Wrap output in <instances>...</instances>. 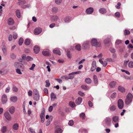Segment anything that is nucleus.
Returning <instances> with one entry per match:
<instances>
[{
	"instance_id": "4468645a",
	"label": "nucleus",
	"mask_w": 133,
	"mask_h": 133,
	"mask_svg": "<svg viewBox=\"0 0 133 133\" xmlns=\"http://www.w3.org/2000/svg\"><path fill=\"white\" fill-rule=\"evenodd\" d=\"M34 50L35 53L37 54L39 52L40 49L38 46L36 45L34 47Z\"/></svg>"
},
{
	"instance_id": "f3484780",
	"label": "nucleus",
	"mask_w": 133,
	"mask_h": 133,
	"mask_svg": "<svg viewBox=\"0 0 133 133\" xmlns=\"http://www.w3.org/2000/svg\"><path fill=\"white\" fill-rule=\"evenodd\" d=\"M9 111L11 114H14L15 111V107L14 106H11L10 107L9 109Z\"/></svg>"
},
{
	"instance_id": "58836bf2",
	"label": "nucleus",
	"mask_w": 133,
	"mask_h": 133,
	"mask_svg": "<svg viewBox=\"0 0 133 133\" xmlns=\"http://www.w3.org/2000/svg\"><path fill=\"white\" fill-rule=\"evenodd\" d=\"M16 12L17 17L18 18H20L21 15L19 10H17L16 11Z\"/></svg>"
},
{
	"instance_id": "4d7b16f0",
	"label": "nucleus",
	"mask_w": 133,
	"mask_h": 133,
	"mask_svg": "<svg viewBox=\"0 0 133 133\" xmlns=\"http://www.w3.org/2000/svg\"><path fill=\"white\" fill-rule=\"evenodd\" d=\"M19 69H16V72L17 73L19 74H22V73Z\"/></svg>"
},
{
	"instance_id": "a19ab883",
	"label": "nucleus",
	"mask_w": 133,
	"mask_h": 133,
	"mask_svg": "<svg viewBox=\"0 0 133 133\" xmlns=\"http://www.w3.org/2000/svg\"><path fill=\"white\" fill-rule=\"evenodd\" d=\"M128 66L130 68H133V62L131 61L129 62L128 63Z\"/></svg>"
},
{
	"instance_id": "4be33fe9",
	"label": "nucleus",
	"mask_w": 133,
	"mask_h": 133,
	"mask_svg": "<svg viewBox=\"0 0 133 133\" xmlns=\"http://www.w3.org/2000/svg\"><path fill=\"white\" fill-rule=\"evenodd\" d=\"M50 97L51 100L54 101L57 99L56 95H55L53 92H52L50 94Z\"/></svg>"
},
{
	"instance_id": "72a5a7b5",
	"label": "nucleus",
	"mask_w": 133,
	"mask_h": 133,
	"mask_svg": "<svg viewBox=\"0 0 133 133\" xmlns=\"http://www.w3.org/2000/svg\"><path fill=\"white\" fill-rule=\"evenodd\" d=\"M85 82L87 84H90L92 82V80L90 78H87L85 79Z\"/></svg>"
},
{
	"instance_id": "de8ad7c7",
	"label": "nucleus",
	"mask_w": 133,
	"mask_h": 133,
	"mask_svg": "<svg viewBox=\"0 0 133 133\" xmlns=\"http://www.w3.org/2000/svg\"><path fill=\"white\" fill-rule=\"evenodd\" d=\"M58 11V8L56 7H54L52 9V11L54 13L57 12Z\"/></svg>"
},
{
	"instance_id": "338daca9",
	"label": "nucleus",
	"mask_w": 133,
	"mask_h": 133,
	"mask_svg": "<svg viewBox=\"0 0 133 133\" xmlns=\"http://www.w3.org/2000/svg\"><path fill=\"white\" fill-rule=\"evenodd\" d=\"M122 43L121 41V40L117 39L116 40L115 43L117 44H118L121 43Z\"/></svg>"
},
{
	"instance_id": "423d86ee",
	"label": "nucleus",
	"mask_w": 133,
	"mask_h": 133,
	"mask_svg": "<svg viewBox=\"0 0 133 133\" xmlns=\"http://www.w3.org/2000/svg\"><path fill=\"white\" fill-rule=\"evenodd\" d=\"M117 106L119 109H121L124 107V103L122 99H119L117 102Z\"/></svg>"
},
{
	"instance_id": "8fccbe9b",
	"label": "nucleus",
	"mask_w": 133,
	"mask_h": 133,
	"mask_svg": "<svg viewBox=\"0 0 133 133\" xmlns=\"http://www.w3.org/2000/svg\"><path fill=\"white\" fill-rule=\"evenodd\" d=\"M130 31L127 29L125 30L124 32V35H128L130 34Z\"/></svg>"
},
{
	"instance_id": "e2e57ef3",
	"label": "nucleus",
	"mask_w": 133,
	"mask_h": 133,
	"mask_svg": "<svg viewBox=\"0 0 133 133\" xmlns=\"http://www.w3.org/2000/svg\"><path fill=\"white\" fill-rule=\"evenodd\" d=\"M115 16L118 18H119L120 17V14L119 12H116L115 14Z\"/></svg>"
},
{
	"instance_id": "4c0bfd02",
	"label": "nucleus",
	"mask_w": 133,
	"mask_h": 133,
	"mask_svg": "<svg viewBox=\"0 0 133 133\" xmlns=\"http://www.w3.org/2000/svg\"><path fill=\"white\" fill-rule=\"evenodd\" d=\"M81 88L85 90H88L89 89V87L85 85H82L81 86Z\"/></svg>"
},
{
	"instance_id": "603ef678",
	"label": "nucleus",
	"mask_w": 133,
	"mask_h": 133,
	"mask_svg": "<svg viewBox=\"0 0 133 133\" xmlns=\"http://www.w3.org/2000/svg\"><path fill=\"white\" fill-rule=\"evenodd\" d=\"M29 131L31 133H35V130L31 128H29Z\"/></svg>"
},
{
	"instance_id": "ddd939ff",
	"label": "nucleus",
	"mask_w": 133,
	"mask_h": 133,
	"mask_svg": "<svg viewBox=\"0 0 133 133\" xmlns=\"http://www.w3.org/2000/svg\"><path fill=\"white\" fill-rule=\"evenodd\" d=\"M82 98L81 97H78L75 101L76 103L78 105H79L82 101Z\"/></svg>"
},
{
	"instance_id": "aec40b11",
	"label": "nucleus",
	"mask_w": 133,
	"mask_h": 133,
	"mask_svg": "<svg viewBox=\"0 0 133 133\" xmlns=\"http://www.w3.org/2000/svg\"><path fill=\"white\" fill-rule=\"evenodd\" d=\"M93 79L94 82L95 84H97L98 83V81L97 76L95 75H94L93 76Z\"/></svg>"
},
{
	"instance_id": "39448f33",
	"label": "nucleus",
	"mask_w": 133,
	"mask_h": 133,
	"mask_svg": "<svg viewBox=\"0 0 133 133\" xmlns=\"http://www.w3.org/2000/svg\"><path fill=\"white\" fill-rule=\"evenodd\" d=\"M82 48L83 49L86 50L90 47L89 41H84L82 45Z\"/></svg>"
},
{
	"instance_id": "0e129e2a",
	"label": "nucleus",
	"mask_w": 133,
	"mask_h": 133,
	"mask_svg": "<svg viewBox=\"0 0 133 133\" xmlns=\"http://www.w3.org/2000/svg\"><path fill=\"white\" fill-rule=\"evenodd\" d=\"M62 0H55V3L57 4H59L62 2Z\"/></svg>"
},
{
	"instance_id": "864d4df0",
	"label": "nucleus",
	"mask_w": 133,
	"mask_h": 133,
	"mask_svg": "<svg viewBox=\"0 0 133 133\" xmlns=\"http://www.w3.org/2000/svg\"><path fill=\"white\" fill-rule=\"evenodd\" d=\"M18 36L17 34L15 32H14L13 34V37L14 39H16L17 38Z\"/></svg>"
},
{
	"instance_id": "bf43d9fd",
	"label": "nucleus",
	"mask_w": 133,
	"mask_h": 133,
	"mask_svg": "<svg viewBox=\"0 0 133 133\" xmlns=\"http://www.w3.org/2000/svg\"><path fill=\"white\" fill-rule=\"evenodd\" d=\"M12 90L13 91L16 92L18 91V89L16 87L14 86L12 88Z\"/></svg>"
},
{
	"instance_id": "9b49d317",
	"label": "nucleus",
	"mask_w": 133,
	"mask_h": 133,
	"mask_svg": "<svg viewBox=\"0 0 133 133\" xmlns=\"http://www.w3.org/2000/svg\"><path fill=\"white\" fill-rule=\"evenodd\" d=\"M96 62L94 61L92 62V67L91 68L90 70L91 71H93L95 70L96 67Z\"/></svg>"
},
{
	"instance_id": "f8f14e48",
	"label": "nucleus",
	"mask_w": 133,
	"mask_h": 133,
	"mask_svg": "<svg viewBox=\"0 0 133 133\" xmlns=\"http://www.w3.org/2000/svg\"><path fill=\"white\" fill-rule=\"evenodd\" d=\"M14 66L17 69H20L22 67V64L19 62H16L14 63Z\"/></svg>"
},
{
	"instance_id": "79ce46f5",
	"label": "nucleus",
	"mask_w": 133,
	"mask_h": 133,
	"mask_svg": "<svg viewBox=\"0 0 133 133\" xmlns=\"http://www.w3.org/2000/svg\"><path fill=\"white\" fill-rule=\"evenodd\" d=\"M110 38H108L104 40V42L105 44H107L110 42Z\"/></svg>"
},
{
	"instance_id": "a878e982",
	"label": "nucleus",
	"mask_w": 133,
	"mask_h": 133,
	"mask_svg": "<svg viewBox=\"0 0 133 133\" xmlns=\"http://www.w3.org/2000/svg\"><path fill=\"white\" fill-rule=\"evenodd\" d=\"M52 119V117L51 116H50L49 118V120L46 122V126L49 125Z\"/></svg>"
},
{
	"instance_id": "473e14b6",
	"label": "nucleus",
	"mask_w": 133,
	"mask_h": 133,
	"mask_svg": "<svg viewBox=\"0 0 133 133\" xmlns=\"http://www.w3.org/2000/svg\"><path fill=\"white\" fill-rule=\"evenodd\" d=\"M116 106L115 105H110V111H114L116 109Z\"/></svg>"
},
{
	"instance_id": "5fc2aeb1",
	"label": "nucleus",
	"mask_w": 133,
	"mask_h": 133,
	"mask_svg": "<svg viewBox=\"0 0 133 133\" xmlns=\"http://www.w3.org/2000/svg\"><path fill=\"white\" fill-rule=\"evenodd\" d=\"M78 94L81 96H84V94L81 91H79L78 92Z\"/></svg>"
},
{
	"instance_id": "5701e85b",
	"label": "nucleus",
	"mask_w": 133,
	"mask_h": 133,
	"mask_svg": "<svg viewBox=\"0 0 133 133\" xmlns=\"http://www.w3.org/2000/svg\"><path fill=\"white\" fill-rule=\"evenodd\" d=\"M99 12L100 13L104 14L107 11L105 9L102 8L100 9L99 10Z\"/></svg>"
},
{
	"instance_id": "f03ea898",
	"label": "nucleus",
	"mask_w": 133,
	"mask_h": 133,
	"mask_svg": "<svg viewBox=\"0 0 133 133\" xmlns=\"http://www.w3.org/2000/svg\"><path fill=\"white\" fill-rule=\"evenodd\" d=\"M81 72L80 71L73 72L69 74L68 75L71 76L67 77L65 76H62L61 77V78L62 79H65L66 80L72 79L74 77V76L73 75L79 74H80Z\"/></svg>"
},
{
	"instance_id": "7ed1b4c3",
	"label": "nucleus",
	"mask_w": 133,
	"mask_h": 133,
	"mask_svg": "<svg viewBox=\"0 0 133 133\" xmlns=\"http://www.w3.org/2000/svg\"><path fill=\"white\" fill-rule=\"evenodd\" d=\"M133 98V95L130 93H128L125 100V103L127 105H129L131 103Z\"/></svg>"
},
{
	"instance_id": "a211bd4d",
	"label": "nucleus",
	"mask_w": 133,
	"mask_h": 133,
	"mask_svg": "<svg viewBox=\"0 0 133 133\" xmlns=\"http://www.w3.org/2000/svg\"><path fill=\"white\" fill-rule=\"evenodd\" d=\"M118 90L121 92L123 93L125 92V89L121 85H119L118 88Z\"/></svg>"
},
{
	"instance_id": "2eb2a0df",
	"label": "nucleus",
	"mask_w": 133,
	"mask_h": 133,
	"mask_svg": "<svg viewBox=\"0 0 133 133\" xmlns=\"http://www.w3.org/2000/svg\"><path fill=\"white\" fill-rule=\"evenodd\" d=\"M119 117L117 116H113L112 118V122L117 123L118 122Z\"/></svg>"
},
{
	"instance_id": "9d476101",
	"label": "nucleus",
	"mask_w": 133,
	"mask_h": 133,
	"mask_svg": "<svg viewBox=\"0 0 133 133\" xmlns=\"http://www.w3.org/2000/svg\"><path fill=\"white\" fill-rule=\"evenodd\" d=\"M94 10V9L93 8L89 7L86 9L85 12L88 14H90L93 12Z\"/></svg>"
},
{
	"instance_id": "6e6d98bb",
	"label": "nucleus",
	"mask_w": 133,
	"mask_h": 133,
	"mask_svg": "<svg viewBox=\"0 0 133 133\" xmlns=\"http://www.w3.org/2000/svg\"><path fill=\"white\" fill-rule=\"evenodd\" d=\"M69 125L72 126L74 124L73 121L72 120H70L68 123Z\"/></svg>"
},
{
	"instance_id": "b1692460",
	"label": "nucleus",
	"mask_w": 133,
	"mask_h": 133,
	"mask_svg": "<svg viewBox=\"0 0 133 133\" xmlns=\"http://www.w3.org/2000/svg\"><path fill=\"white\" fill-rule=\"evenodd\" d=\"M33 98L36 101H38L39 98V94H34Z\"/></svg>"
},
{
	"instance_id": "f704fd0d",
	"label": "nucleus",
	"mask_w": 133,
	"mask_h": 133,
	"mask_svg": "<svg viewBox=\"0 0 133 133\" xmlns=\"http://www.w3.org/2000/svg\"><path fill=\"white\" fill-rule=\"evenodd\" d=\"M64 20L65 22H68L70 21L71 18L69 17L68 16L64 18Z\"/></svg>"
},
{
	"instance_id": "3c124183",
	"label": "nucleus",
	"mask_w": 133,
	"mask_h": 133,
	"mask_svg": "<svg viewBox=\"0 0 133 133\" xmlns=\"http://www.w3.org/2000/svg\"><path fill=\"white\" fill-rule=\"evenodd\" d=\"M26 59L27 61H31L33 60V58L30 56H28L26 57Z\"/></svg>"
},
{
	"instance_id": "7c9ffc66",
	"label": "nucleus",
	"mask_w": 133,
	"mask_h": 133,
	"mask_svg": "<svg viewBox=\"0 0 133 133\" xmlns=\"http://www.w3.org/2000/svg\"><path fill=\"white\" fill-rule=\"evenodd\" d=\"M69 105L72 108H74L76 106L75 103L73 101H70L69 103Z\"/></svg>"
},
{
	"instance_id": "37998d69",
	"label": "nucleus",
	"mask_w": 133,
	"mask_h": 133,
	"mask_svg": "<svg viewBox=\"0 0 133 133\" xmlns=\"http://www.w3.org/2000/svg\"><path fill=\"white\" fill-rule=\"evenodd\" d=\"M49 81V80H46L45 81V82L46 83V84L45 86L46 87H49L50 86V84Z\"/></svg>"
},
{
	"instance_id": "cd10ccee",
	"label": "nucleus",
	"mask_w": 133,
	"mask_h": 133,
	"mask_svg": "<svg viewBox=\"0 0 133 133\" xmlns=\"http://www.w3.org/2000/svg\"><path fill=\"white\" fill-rule=\"evenodd\" d=\"M42 54L44 56H48L50 55V53L48 51H42Z\"/></svg>"
},
{
	"instance_id": "052dcab7",
	"label": "nucleus",
	"mask_w": 133,
	"mask_h": 133,
	"mask_svg": "<svg viewBox=\"0 0 133 133\" xmlns=\"http://www.w3.org/2000/svg\"><path fill=\"white\" fill-rule=\"evenodd\" d=\"M116 96V93L115 92H114L113 93L111 96V98H115Z\"/></svg>"
},
{
	"instance_id": "680f3d73",
	"label": "nucleus",
	"mask_w": 133,
	"mask_h": 133,
	"mask_svg": "<svg viewBox=\"0 0 133 133\" xmlns=\"http://www.w3.org/2000/svg\"><path fill=\"white\" fill-rule=\"evenodd\" d=\"M55 79L59 83H61L62 82V80L60 79L55 78Z\"/></svg>"
},
{
	"instance_id": "393cba45",
	"label": "nucleus",
	"mask_w": 133,
	"mask_h": 133,
	"mask_svg": "<svg viewBox=\"0 0 133 133\" xmlns=\"http://www.w3.org/2000/svg\"><path fill=\"white\" fill-rule=\"evenodd\" d=\"M2 50L4 54L6 55L7 54V50L6 46L5 45H3L2 48Z\"/></svg>"
},
{
	"instance_id": "69168bd1",
	"label": "nucleus",
	"mask_w": 133,
	"mask_h": 133,
	"mask_svg": "<svg viewBox=\"0 0 133 133\" xmlns=\"http://www.w3.org/2000/svg\"><path fill=\"white\" fill-rule=\"evenodd\" d=\"M35 66L36 65L35 64H32L31 65V67L29 68V69L31 70H33Z\"/></svg>"
},
{
	"instance_id": "6e6552de",
	"label": "nucleus",
	"mask_w": 133,
	"mask_h": 133,
	"mask_svg": "<svg viewBox=\"0 0 133 133\" xmlns=\"http://www.w3.org/2000/svg\"><path fill=\"white\" fill-rule=\"evenodd\" d=\"M8 98L6 95L5 94H3L2 97L1 102L3 104L7 102Z\"/></svg>"
},
{
	"instance_id": "c85d7f7f",
	"label": "nucleus",
	"mask_w": 133,
	"mask_h": 133,
	"mask_svg": "<svg viewBox=\"0 0 133 133\" xmlns=\"http://www.w3.org/2000/svg\"><path fill=\"white\" fill-rule=\"evenodd\" d=\"M75 49L78 51H80L81 50V46L80 44H78L75 46Z\"/></svg>"
},
{
	"instance_id": "412c9836",
	"label": "nucleus",
	"mask_w": 133,
	"mask_h": 133,
	"mask_svg": "<svg viewBox=\"0 0 133 133\" xmlns=\"http://www.w3.org/2000/svg\"><path fill=\"white\" fill-rule=\"evenodd\" d=\"M57 127L55 129V133H62L63 131V130L59 128H57Z\"/></svg>"
},
{
	"instance_id": "0eeeda50",
	"label": "nucleus",
	"mask_w": 133,
	"mask_h": 133,
	"mask_svg": "<svg viewBox=\"0 0 133 133\" xmlns=\"http://www.w3.org/2000/svg\"><path fill=\"white\" fill-rule=\"evenodd\" d=\"M4 115V117L8 121H10L11 119V116L8 111L5 112Z\"/></svg>"
},
{
	"instance_id": "ea45409f",
	"label": "nucleus",
	"mask_w": 133,
	"mask_h": 133,
	"mask_svg": "<svg viewBox=\"0 0 133 133\" xmlns=\"http://www.w3.org/2000/svg\"><path fill=\"white\" fill-rule=\"evenodd\" d=\"M7 130V128L6 126L3 127L1 129V131L3 133H5Z\"/></svg>"
},
{
	"instance_id": "6ab92c4d",
	"label": "nucleus",
	"mask_w": 133,
	"mask_h": 133,
	"mask_svg": "<svg viewBox=\"0 0 133 133\" xmlns=\"http://www.w3.org/2000/svg\"><path fill=\"white\" fill-rule=\"evenodd\" d=\"M53 52L54 54H58L59 55H61V54L59 49L57 48H56L53 50Z\"/></svg>"
},
{
	"instance_id": "1a4fd4ad",
	"label": "nucleus",
	"mask_w": 133,
	"mask_h": 133,
	"mask_svg": "<svg viewBox=\"0 0 133 133\" xmlns=\"http://www.w3.org/2000/svg\"><path fill=\"white\" fill-rule=\"evenodd\" d=\"M42 31V29L40 28H37L34 30V33L35 35H37L41 33Z\"/></svg>"
},
{
	"instance_id": "f257e3e1",
	"label": "nucleus",
	"mask_w": 133,
	"mask_h": 133,
	"mask_svg": "<svg viewBox=\"0 0 133 133\" xmlns=\"http://www.w3.org/2000/svg\"><path fill=\"white\" fill-rule=\"evenodd\" d=\"M111 119L110 117H108L105 118L102 122V124L104 127H109L111 125Z\"/></svg>"
},
{
	"instance_id": "20e7f679",
	"label": "nucleus",
	"mask_w": 133,
	"mask_h": 133,
	"mask_svg": "<svg viewBox=\"0 0 133 133\" xmlns=\"http://www.w3.org/2000/svg\"><path fill=\"white\" fill-rule=\"evenodd\" d=\"M91 45L96 47H99L101 46V43L99 42H98L96 39L92 38L91 41Z\"/></svg>"
},
{
	"instance_id": "c756f323",
	"label": "nucleus",
	"mask_w": 133,
	"mask_h": 133,
	"mask_svg": "<svg viewBox=\"0 0 133 133\" xmlns=\"http://www.w3.org/2000/svg\"><path fill=\"white\" fill-rule=\"evenodd\" d=\"M116 84V82L114 81L111 82L109 84V86L111 88H114Z\"/></svg>"
},
{
	"instance_id": "e433bc0d",
	"label": "nucleus",
	"mask_w": 133,
	"mask_h": 133,
	"mask_svg": "<svg viewBox=\"0 0 133 133\" xmlns=\"http://www.w3.org/2000/svg\"><path fill=\"white\" fill-rule=\"evenodd\" d=\"M10 99L11 101L15 102L17 100V97L16 96L12 97H11Z\"/></svg>"
},
{
	"instance_id": "49530a36",
	"label": "nucleus",
	"mask_w": 133,
	"mask_h": 133,
	"mask_svg": "<svg viewBox=\"0 0 133 133\" xmlns=\"http://www.w3.org/2000/svg\"><path fill=\"white\" fill-rule=\"evenodd\" d=\"M66 55L67 57L70 58H71V56L70 54V51L69 50H67L66 52Z\"/></svg>"
},
{
	"instance_id": "c03bdc74",
	"label": "nucleus",
	"mask_w": 133,
	"mask_h": 133,
	"mask_svg": "<svg viewBox=\"0 0 133 133\" xmlns=\"http://www.w3.org/2000/svg\"><path fill=\"white\" fill-rule=\"evenodd\" d=\"M45 110L44 109H43L42 111V113L40 115V117H45Z\"/></svg>"
},
{
	"instance_id": "a18cd8bd",
	"label": "nucleus",
	"mask_w": 133,
	"mask_h": 133,
	"mask_svg": "<svg viewBox=\"0 0 133 133\" xmlns=\"http://www.w3.org/2000/svg\"><path fill=\"white\" fill-rule=\"evenodd\" d=\"M23 41V39L22 38H19L18 41L19 45H22Z\"/></svg>"
},
{
	"instance_id": "774afa93",
	"label": "nucleus",
	"mask_w": 133,
	"mask_h": 133,
	"mask_svg": "<svg viewBox=\"0 0 133 133\" xmlns=\"http://www.w3.org/2000/svg\"><path fill=\"white\" fill-rule=\"evenodd\" d=\"M34 95L36 94H39L38 90L36 89H35L34 90Z\"/></svg>"
},
{
	"instance_id": "c9c22d12",
	"label": "nucleus",
	"mask_w": 133,
	"mask_h": 133,
	"mask_svg": "<svg viewBox=\"0 0 133 133\" xmlns=\"http://www.w3.org/2000/svg\"><path fill=\"white\" fill-rule=\"evenodd\" d=\"M25 44L26 45H29L30 43V40L28 38L26 39L24 42Z\"/></svg>"
},
{
	"instance_id": "2f4dec72",
	"label": "nucleus",
	"mask_w": 133,
	"mask_h": 133,
	"mask_svg": "<svg viewBox=\"0 0 133 133\" xmlns=\"http://www.w3.org/2000/svg\"><path fill=\"white\" fill-rule=\"evenodd\" d=\"M58 19V17L56 16H52L51 17V20L52 21H56Z\"/></svg>"
},
{
	"instance_id": "09e8293b",
	"label": "nucleus",
	"mask_w": 133,
	"mask_h": 133,
	"mask_svg": "<svg viewBox=\"0 0 133 133\" xmlns=\"http://www.w3.org/2000/svg\"><path fill=\"white\" fill-rule=\"evenodd\" d=\"M80 117L82 119H84L85 118V114L84 113H82L80 114Z\"/></svg>"
},
{
	"instance_id": "dca6fc26",
	"label": "nucleus",
	"mask_w": 133,
	"mask_h": 133,
	"mask_svg": "<svg viewBox=\"0 0 133 133\" xmlns=\"http://www.w3.org/2000/svg\"><path fill=\"white\" fill-rule=\"evenodd\" d=\"M14 23V21L12 18H10L8 19V23L9 25H12Z\"/></svg>"
},
{
	"instance_id": "bb28decb",
	"label": "nucleus",
	"mask_w": 133,
	"mask_h": 133,
	"mask_svg": "<svg viewBox=\"0 0 133 133\" xmlns=\"http://www.w3.org/2000/svg\"><path fill=\"white\" fill-rule=\"evenodd\" d=\"M18 124L17 123L14 124L12 126L13 129L15 130H18Z\"/></svg>"
},
{
	"instance_id": "13d9d810",
	"label": "nucleus",
	"mask_w": 133,
	"mask_h": 133,
	"mask_svg": "<svg viewBox=\"0 0 133 133\" xmlns=\"http://www.w3.org/2000/svg\"><path fill=\"white\" fill-rule=\"evenodd\" d=\"M10 56L13 59H15L16 57V55L14 54H11Z\"/></svg>"
}]
</instances>
